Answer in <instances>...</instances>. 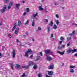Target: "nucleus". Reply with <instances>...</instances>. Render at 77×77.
Segmentation results:
<instances>
[{"mask_svg": "<svg viewBox=\"0 0 77 77\" xmlns=\"http://www.w3.org/2000/svg\"><path fill=\"white\" fill-rule=\"evenodd\" d=\"M29 53H32V51L30 49H29L27 51L25 52V56L26 57H29Z\"/></svg>", "mask_w": 77, "mask_h": 77, "instance_id": "obj_1", "label": "nucleus"}, {"mask_svg": "<svg viewBox=\"0 0 77 77\" xmlns=\"http://www.w3.org/2000/svg\"><path fill=\"white\" fill-rule=\"evenodd\" d=\"M20 25H21V22L20 20L18 22V23L16 22L14 24V26L16 27L17 26H20Z\"/></svg>", "mask_w": 77, "mask_h": 77, "instance_id": "obj_2", "label": "nucleus"}, {"mask_svg": "<svg viewBox=\"0 0 77 77\" xmlns=\"http://www.w3.org/2000/svg\"><path fill=\"white\" fill-rule=\"evenodd\" d=\"M7 8V5H4V6L3 7V8L1 10L0 12L2 13L5 12V11H6V9Z\"/></svg>", "mask_w": 77, "mask_h": 77, "instance_id": "obj_3", "label": "nucleus"}, {"mask_svg": "<svg viewBox=\"0 0 77 77\" xmlns=\"http://www.w3.org/2000/svg\"><path fill=\"white\" fill-rule=\"evenodd\" d=\"M45 53H46V56H48V54H51V52L50 51L47 49L45 51Z\"/></svg>", "mask_w": 77, "mask_h": 77, "instance_id": "obj_4", "label": "nucleus"}, {"mask_svg": "<svg viewBox=\"0 0 77 77\" xmlns=\"http://www.w3.org/2000/svg\"><path fill=\"white\" fill-rule=\"evenodd\" d=\"M15 67L16 69H18V68L19 69H22V67H21V66L18 64H16Z\"/></svg>", "mask_w": 77, "mask_h": 77, "instance_id": "obj_5", "label": "nucleus"}, {"mask_svg": "<svg viewBox=\"0 0 77 77\" xmlns=\"http://www.w3.org/2000/svg\"><path fill=\"white\" fill-rule=\"evenodd\" d=\"M12 54H13V58H15V49H14L13 51V52L12 53Z\"/></svg>", "mask_w": 77, "mask_h": 77, "instance_id": "obj_6", "label": "nucleus"}, {"mask_svg": "<svg viewBox=\"0 0 77 77\" xmlns=\"http://www.w3.org/2000/svg\"><path fill=\"white\" fill-rule=\"evenodd\" d=\"M47 58L46 59L48 61H51L52 60V58L51 57H49L48 55L46 56Z\"/></svg>", "mask_w": 77, "mask_h": 77, "instance_id": "obj_7", "label": "nucleus"}, {"mask_svg": "<svg viewBox=\"0 0 77 77\" xmlns=\"http://www.w3.org/2000/svg\"><path fill=\"white\" fill-rule=\"evenodd\" d=\"M48 74L49 75H52L53 74V72L52 71H48Z\"/></svg>", "mask_w": 77, "mask_h": 77, "instance_id": "obj_8", "label": "nucleus"}, {"mask_svg": "<svg viewBox=\"0 0 77 77\" xmlns=\"http://www.w3.org/2000/svg\"><path fill=\"white\" fill-rule=\"evenodd\" d=\"M34 64H35L33 62L29 61V64H28V65H29L30 66H31V65H34Z\"/></svg>", "mask_w": 77, "mask_h": 77, "instance_id": "obj_9", "label": "nucleus"}, {"mask_svg": "<svg viewBox=\"0 0 77 77\" xmlns=\"http://www.w3.org/2000/svg\"><path fill=\"white\" fill-rule=\"evenodd\" d=\"M57 53H59L61 55H63V54H64V52H60L59 51H57Z\"/></svg>", "mask_w": 77, "mask_h": 77, "instance_id": "obj_10", "label": "nucleus"}, {"mask_svg": "<svg viewBox=\"0 0 77 77\" xmlns=\"http://www.w3.org/2000/svg\"><path fill=\"white\" fill-rule=\"evenodd\" d=\"M53 22L52 21H51L49 23V26H53Z\"/></svg>", "mask_w": 77, "mask_h": 77, "instance_id": "obj_11", "label": "nucleus"}, {"mask_svg": "<svg viewBox=\"0 0 77 77\" xmlns=\"http://www.w3.org/2000/svg\"><path fill=\"white\" fill-rule=\"evenodd\" d=\"M72 51V49H69L67 50L66 51L67 53H71Z\"/></svg>", "mask_w": 77, "mask_h": 77, "instance_id": "obj_12", "label": "nucleus"}, {"mask_svg": "<svg viewBox=\"0 0 77 77\" xmlns=\"http://www.w3.org/2000/svg\"><path fill=\"white\" fill-rule=\"evenodd\" d=\"M54 67V66L53 65L50 66L48 67V69H53Z\"/></svg>", "mask_w": 77, "mask_h": 77, "instance_id": "obj_13", "label": "nucleus"}, {"mask_svg": "<svg viewBox=\"0 0 77 77\" xmlns=\"http://www.w3.org/2000/svg\"><path fill=\"white\" fill-rule=\"evenodd\" d=\"M37 68H38V66H37V65L36 64L34 65L33 67V69H36Z\"/></svg>", "mask_w": 77, "mask_h": 77, "instance_id": "obj_14", "label": "nucleus"}, {"mask_svg": "<svg viewBox=\"0 0 77 77\" xmlns=\"http://www.w3.org/2000/svg\"><path fill=\"white\" fill-rule=\"evenodd\" d=\"M20 4H16V8L17 9H19V8H20Z\"/></svg>", "mask_w": 77, "mask_h": 77, "instance_id": "obj_15", "label": "nucleus"}, {"mask_svg": "<svg viewBox=\"0 0 77 77\" xmlns=\"http://www.w3.org/2000/svg\"><path fill=\"white\" fill-rule=\"evenodd\" d=\"M21 77H26V73H23V75L21 76Z\"/></svg>", "mask_w": 77, "mask_h": 77, "instance_id": "obj_16", "label": "nucleus"}, {"mask_svg": "<svg viewBox=\"0 0 77 77\" xmlns=\"http://www.w3.org/2000/svg\"><path fill=\"white\" fill-rule=\"evenodd\" d=\"M37 75L38 77H42V74L41 73H38Z\"/></svg>", "mask_w": 77, "mask_h": 77, "instance_id": "obj_17", "label": "nucleus"}, {"mask_svg": "<svg viewBox=\"0 0 77 77\" xmlns=\"http://www.w3.org/2000/svg\"><path fill=\"white\" fill-rule=\"evenodd\" d=\"M60 39L61 41L63 42V41H64V40H65V38L63 37H61Z\"/></svg>", "mask_w": 77, "mask_h": 77, "instance_id": "obj_18", "label": "nucleus"}, {"mask_svg": "<svg viewBox=\"0 0 77 77\" xmlns=\"http://www.w3.org/2000/svg\"><path fill=\"white\" fill-rule=\"evenodd\" d=\"M11 68L12 69V70H14V66H13V63H12L11 64Z\"/></svg>", "mask_w": 77, "mask_h": 77, "instance_id": "obj_19", "label": "nucleus"}, {"mask_svg": "<svg viewBox=\"0 0 77 77\" xmlns=\"http://www.w3.org/2000/svg\"><path fill=\"white\" fill-rule=\"evenodd\" d=\"M72 53H73L75 52H77V50H76V49H73V50H72Z\"/></svg>", "mask_w": 77, "mask_h": 77, "instance_id": "obj_20", "label": "nucleus"}, {"mask_svg": "<svg viewBox=\"0 0 77 77\" xmlns=\"http://www.w3.org/2000/svg\"><path fill=\"white\" fill-rule=\"evenodd\" d=\"M42 5H41V6H39V10H41V11H42V10H43V8H42Z\"/></svg>", "mask_w": 77, "mask_h": 77, "instance_id": "obj_21", "label": "nucleus"}, {"mask_svg": "<svg viewBox=\"0 0 77 77\" xmlns=\"http://www.w3.org/2000/svg\"><path fill=\"white\" fill-rule=\"evenodd\" d=\"M57 28V26L56 25H54V26L53 27V29H56Z\"/></svg>", "mask_w": 77, "mask_h": 77, "instance_id": "obj_22", "label": "nucleus"}, {"mask_svg": "<svg viewBox=\"0 0 77 77\" xmlns=\"http://www.w3.org/2000/svg\"><path fill=\"white\" fill-rule=\"evenodd\" d=\"M72 26H76L77 27V24L75 23H73L72 24Z\"/></svg>", "mask_w": 77, "mask_h": 77, "instance_id": "obj_23", "label": "nucleus"}, {"mask_svg": "<svg viewBox=\"0 0 77 77\" xmlns=\"http://www.w3.org/2000/svg\"><path fill=\"white\" fill-rule=\"evenodd\" d=\"M35 22L34 21H32V27H34L35 26Z\"/></svg>", "mask_w": 77, "mask_h": 77, "instance_id": "obj_24", "label": "nucleus"}, {"mask_svg": "<svg viewBox=\"0 0 77 77\" xmlns=\"http://www.w3.org/2000/svg\"><path fill=\"white\" fill-rule=\"evenodd\" d=\"M9 2V0H4V3H8Z\"/></svg>", "mask_w": 77, "mask_h": 77, "instance_id": "obj_25", "label": "nucleus"}, {"mask_svg": "<svg viewBox=\"0 0 77 77\" xmlns=\"http://www.w3.org/2000/svg\"><path fill=\"white\" fill-rule=\"evenodd\" d=\"M38 13H36V14H33L32 15L33 17H36V16H37V15H38Z\"/></svg>", "mask_w": 77, "mask_h": 77, "instance_id": "obj_26", "label": "nucleus"}, {"mask_svg": "<svg viewBox=\"0 0 77 77\" xmlns=\"http://www.w3.org/2000/svg\"><path fill=\"white\" fill-rule=\"evenodd\" d=\"M50 27L48 26L47 28V31L48 32H50Z\"/></svg>", "mask_w": 77, "mask_h": 77, "instance_id": "obj_27", "label": "nucleus"}, {"mask_svg": "<svg viewBox=\"0 0 77 77\" xmlns=\"http://www.w3.org/2000/svg\"><path fill=\"white\" fill-rule=\"evenodd\" d=\"M70 72L73 73V72H74V69H70Z\"/></svg>", "mask_w": 77, "mask_h": 77, "instance_id": "obj_28", "label": "nucleus"}, {"mask_svg": "<svg viewBox=\"0 0 77 77\" xmlns=\"http://www.w3.org/2000/svg\"><path fill=\"white\" fill-rule=\"evenodd\" d=\"M26 10L27 12H29V11H30L29 8H26Z\"/></svg>", "mask_w": 77, "mask_h": 77, "instance_id": "obj_29", "label": "nucleus"}, {"mask_svg": "<svg viewBox=\"0 0 77 77\" xmlns=\"http://www.w3.org/2000/svg\"><path fill=\"white\" fill-rule=\"evenodd\" d=\"M56 21V24L57 25H59V20H57Z\"/></svg>", "mask_w": 77, "mask_h": 77, "instance_id": "obj_30", "label": "nucleus"}, {"mask_svg": "<svg viewBox=\"0 0 77 77\" xmlns=\"http://www.w3.org/2000/svg\"><path fill=\"white\" fill-rule=\"evenodd\" d=\"M15 29H16V27L15 26H14L13 27L12 29V31H14V30H15Z\"/></svg>", "mask_w": 77, "mask_h": 77, "instance_id": "obj_31", "label": "nucleus"}, {"mask_svg": "<svg viewBox=\"0 0 77 77\" xmlns=\"http://www.w3.org/2000/svg\"><path fill=\"white\" fill-rule=\"evenodd\" d=\"M29 65L27 66H25L26 69H27V68H29Z\"/></svg>", "mask_w": 77, "mask_h": 77, "instance_id": "obj_32", "label": "nucleus"}, {"mask_svg": "<svg viewBox=\"0 0 77 77\" xmlns=\"http://www.w3.org/2000/svg\"><path fill=\"white\" fill-rule=\"evenodd\" d=\"M29 20H27L26 22L24 23V25H26V24H27L28 23H29Z\"/></svg>", "mask_w": 77, "mask_h": 77, "instance_id": "obj_33", "label": "nucleus"}, {"mask_svg": "<svg viewBox=\"0 0 77 77\" xmlns=\"http://www.w3.org/2000/svg\"><path fill=\"white\" fill-rule=\"evenodd\" d=\"M12 5H13V3H12V2H11L9 5L12 6Z\"/></svg>", "mask_w": 77, "mask_h": 77, "instance_id": "obj_34", "label": "nucleus"}, {"mask_svg": "<svg viewBox=\"0 0 77 77\" xmlns=\"http://www.w3.org/2000/svg\"><path fill=\"white\" fill-rule=\"evenodd\" d=\"M70 44H71V43H70V42L68 43L67 45V47H69V46L70 45Z\"/></svg>", "mask_w": 77, "mask_h": 77, "instance_id": "obj_35", "label": "nucleus"}, {"mask_svg": "<svg viewBox=\"0 0 77 77\" xmlns=\"http://www.w3.org/2000/svg\"><path fill=\"white\" fill-rule=\"evenodd\" d=\"M14 33L16 35L18 34V31H17V30H15V31L14 32Z\"/></svg>", "mask_w": 77, "mask_h": 77, "instance_id": "obj_36", "label": "nucleus"}, {"mask_svg": "<svg viewBox=\"0 0 77 77\" xmlns=\"http://www.w3.org/2000/svg\"><path fill=\"white\" fill-rule=\"evenodd\" d=\"M58 50H61V49H62V46H58Z\"/></svg>", "mask_w": 77, "mask_h": 77, "instance_id": "obj_37", "label": "nucleus"}, {"mask_svg": "<svg viewBox=\"0 0 77 77\" xmlns=\"http://www.w3.org/2000/svg\"><path fill=\"white\" fill-rule=\"evenodd\" d=\"M38 54L39 55H41V56H42L43 54H42V52H40V53H38Z\"/></svg>", "mask_w": 77, "mask_h": 77, "instance_id": "obj_38", "label": "nucleus"}, {"mask_svg": "<svg viewBox=\"0 0 77 77\" xmlns=\"http://www.w3.org/2000/svg\"><path fill=\"white\" fill-rule=\"evenodd\" d=\"M26 12H25L23 14V16H26V14H27Z\"/></svg>", "mask_w": 77, "mask_h": 77, "instance_id": "obj_39", "label": "nucleus"}, {"mask_svg": "<svg viewBox=\"0 0 77 77\" xmlns=\"http://www.w3.org/2000/svg\"><path fill=\"white\" fill-rule=\"evenodd\" d=\"M70 68H75V66H70Z\"/></svg>", "mask_w": 77, "mask_h": 77, "instance_id": "obj_40", "label": "nucleus"}, {"mask_svg": "<svg viewBox=\"0 0 77 77\" xmlns=\"http://www.w3.org/2000/svg\"><path fill=\"white\" fill-rule=\"evenodd\" d=\"M67 39L68 41H69L71 39V37H67Z\"/></svg>", "mask_w": 77, "mask_h": 77, "instance_id": "obj_41", "label": "nucleus"}, {"mask_svg": "<svg viewBox=\"0 0 77 77\" xmlns=\"http://www.w3.org/2000/svg\"><path fill=\"white\" fill-rule=\"evenodd\" d=\"M38 30H41V27H38Z\"/></svg>", "mask_w": 77, "mask_h": 77, "instance_id": "obj_42", "label": "nucleus"}, {"mask_svg": "<svg viewBox=\"0 0 77 77\" xmlns=\"http://www.w3.org/2000/svg\"><path fill=\"white\" fill-rule=\"evenodd\" d=\"M45 23H47L48 22V20H47V19H45Z\"/></svg>", "mask_w": 77, "mask_h": 77, "instance_id": "obj_43", "label": "nucleus"}, {"mask_svg": "<svg viewBox=\"0 0 77 77\" xmlns=\"http://www.w3.org/2000/svg\"><path fill=\"white\" fill-rule=\"evenodd\" d=\"M8 9H11V6H10V5H8Z\"/></svg>", "mask_w": 77, "mask_h": 77, "instance_id": "obj_44", "label": "nucleus"}, {"mask_svg": "<svg viewBox=\"0 0 77 77\" xmlns=\"http://www.w3.org/2000/svg\"><path fill=\"white\" fill-rule=\"evenodd\" d=\"M0 58H2V53L0 52Z\"/></svg>", "mask_w": 77, "mask_h": 77, "instance_id": "obj_45", "label": "nucleus"}, {"mask_svg": "<svg viewBox=\"0 0 77 77\" xmlns=\"http://www.w3.org/2000/svg\"><path fill=\"white\" fill-rule=\"evenodd\" d=\"M13 36V35H12V34H11L10 35V36L9 35L8 37H9V38H12Z\"/></svg>", "mask_w": 77, "mask_h": 77, "instance_id": "obj_46", "label": "nucleus"}, {"mask_svg": "<svg viewBox=\"0 0 77 77\" xmlns=\"http://www.w3.org/2000/svg\"><path fill=\"white\" fill-rule=\"evenodd\" d=\"M51 38H54L53 37V34H52L51 35Z\"/></svg>", "mask_w": 77, "mask_h": 77, "instance_id": "obj_47", "label": "nucleus"}, {"mask_svg": "<svg viewBox=\"0 0 77 77\" xmlns=\"http://www.w3.org/2000/svg\"><path fill=\"white\" fill-rule=\"evenodd\" d=\"M56 16L57 18H59V15L58 14H56Z\"/></svg>", "mask_w": 77, "mask_h": 77, "instance_id": "obj_48", "label": "nucleus"}, {"mask_svg": "<svg viewBox=\"0 0 77 77\" xmlns=\"http://www.w3.org/2000/svg\"><path fill=\"white\" fill-rule=\"evenodd\" d=\"M16 42H17V43L19 42V41L18 40V39H17V41H16Z\"/></svg>", "mask_w": 77, "mask_h": 77, "instance_id": "obj_49", "label": "nucleus"}, {"mask_svg": "<svg viewBox=\"0 0 77 77\" xmlns=\"http://www.w3.org/2000/svg\"><path fill=\"white\" fill-rule=\"evenodd\" d=\"M69 35L70 36V37H71L72 36V34H69Z\"/></svg>", "mask_w": 77, "mask_h": 77, "instance_id": "obj_50", "label": "nucleus"}, {"mask_svg": "<svg viewBox=\"0 0 77 77\" xmlns=\"http://www.w3.org/2000/svg\"><path fill=\"white\" fill-rule=\"evenodd\" d=\"M33 55L32 54L30 56V58H32L33 57Z\"/></svg>", "mask_w": 77, "mask_h": 77, "instance_id": "obj_51", "label": "nucleus"}, {"mask_svg": "<svg viewBox=\"0 0 77 77\" xmlns=\"http://www.w3.org/2000/svg\"><path fill=\"white\" fill-rule=\"evenodd\" d=\"M39 58L37 57L36 58V60H39Z\"/></svg>", "mask_w": 77, "mask_h": 77, "instance_id": "obj_52", "label": "nucleus"}, {"mask_svg": "<svg viewBox=\"0 0 77 77\" xmlns=\"http://www.w3.org/2000/svg\"><path fill=\"white\" fill-rule=\"evenodd\" d=\"M75 31H73L72 32V34H74V33H75Z\"/></svg>", "mask_w": 77, "mask_h": 77, "instance_id": "obj_53", "label": "nucleus"}, {"mask_svg": "<svg viewBox=\"0 0 77 77\" xmlns=\"http://www.w3.org/2000/svg\"><path fill=\"white\" fill-rule=\"evenodd\" d=\"M62 42H63V41H60V42H59V43H60V44H62Z\"/></svg>", "mask_w": 77, "mask_h": 77, "instance_id": "obj_54", "label": "nucleus"}, {"mask_svg": "<svg viewBox=\"0 0 77 77\" xmlns=\"http://www.w3.org/2000/svg\"><path fill=\"white\" fill-rule=\"evenodd\" d=\"M5 47L4 46H2V50H4V48Z\"/></svg>", "mask_w": 77, "mask_h": 77, "instance_id": "obj_55", "label": "nucleus"}, {"mask_svg": "<svg viewBox=\"0 0 77 77\" xmlns=\"http://www.w3.org/2000/svg\"><path fill=\"white\" fill-rule=\"evenodd\" d=\"M46 77H51V76H50L48 75H46Z\"/></svg>", "mask_w": 77, "mask_h": 77, "instance_id": "obj_56", "label": "nucleus"}, {"mask_svg": "<svg viewBox=\"0 0 77 77\" xmlns=\"http://www.w3.org/2000/svg\"><path fill=\"white\" fill-rule=\"evenodd\" d=\"M26 66H22V68H25Z\"/></svg>", "mask_w": 77, "mask_h": 77, "instance_id": "obj_57", "label": "nucleus"}, {"mask_svg": "<svg viewBox=\"0 0 77 77\" xmlns=\"http://www.w3.org/2000/svg\"><path fill=\"white\" fill-rule=\"evenodd\" d=\"M62 66H64V63H62Z\"/></svg>", "mask_w": 77, "mask_h": 77, "instance_id": "obj_58", "label": "nucleus"}, {"mask_svg": "<svg viewBox=\"0 0 77 77\" xmlns=\"http://www.w3.org/2000/svg\"><path fill=\"white\" fill-rule=\"evenodd\" d=\"M62 47H63V48H64V47H65V45H63Z\"/></svg>", "mask_w": 77, "mask_h": 77, "instance_id": "obj_59", "label": "nucleus"}, {"mask_svg": "<svg viewBox=\"0 0 77 77\" xmlns=\"http://www.w3.org/2000/svg\"><path fill=\"white\" fill-rule=\"evenodd\" d=\"M19 28H17V30H19Z\"/></svg>", "mask_w": 77, "mask_h": 77, "instance_id": "obj_60", "label": "nucleus"}, {"mask_svg": "<svg viewBox=\"0 0 77 77\" xmlns=\"http://www.w3.org/2000/svg\"><path fill=\"white\" fill-rule=\"evenodd\" d=\"M75 56H77V53L76 54H75L74 55Z\"/></svg>", "mask_w": 77, "mask_h": 77, "instance_id": "obj_61", "label": "nucleus"}, {"mask_svg": "<svg viewBox=\"0 0 77 77\" xmlns=\"http://www.w3.org/2000/svg\"><path fill=\"white\" fill-rule=\"evenodd\" d=\"M22 3H25V2H24V1H22Z\"/></svg>", "mask_w": 77, "mask_h": 77, "instance_id": "obj_62", "label": "nucleus"}, {"mask_svg": "<svg viewBox=\"0 0 77 77\" xmlns=\"http://www.w3.org/2000/svg\"><path fill=\"white\" fill-rule=\"evenodd\" d=\"M26 35H29V33L26 32Z\"/></svg>", "mask_w": 77, "mask_h": 77, "instance_id": "obj_63", "label": "nucleus"}, {"mask_svg": "<svg viewBox=\"0 0 77 77\" xmlns=\"http://www.w3.org/2000/svg\"><path fill=\"white\" fill-rule=\"evenodd\" d=\"M2 23H0V26H2Z\"/></svg>", "mask_w": 77, "mask_h": 77, "instance_id": "obj_64", "label": "nucleus"}]
</instances>
